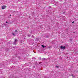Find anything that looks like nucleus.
I'll use <instances>...</instances> for the list:
<instances>
[{"instance_id": "nucleus-1", "label": "nucleus", "mask_w": 78, "mask_h": 78, "mask_svg": "<svg viewBox=\"0 0 78 78\" xmlns=\"http://www.w3.org/2000/svg\"><path fill=\"white\" fill-rule=\"evenodd\" d=\"M17 39H15V40L13 42V44L14 45H16V44H17Z\"/></svg>"}, {"instance_id": "nucleus-2", "label": "nucleus", "mask_w": 78, "mask_h": 78, "mask_svg": "<svg viewBox=\"0 0 78 78\" xmlns=\"http://www.w3.org/2000/svg\"><path fill=\"white\" fill-rule=\"evenodd\" d=\"M61 49H66V46H61Z\"/></svg>"}, {"instance_id": "nucleus-3", "label": "nucleus", "mask_w": 78, "mask_h": 78, "mask_svg": "<svg viewBox=\"0 0 78 78\" xmlns=\"http://www.w3.org/2000/svg\"><path fill=\"white\" fill-rule=\"evenodd\" d=\"M5 7H6V6H5V5L3 6L2 7V9H5Z\"/></svg>"}, {"instance_id": "nucleus-4", "label": "nucleus", "mask_w": 78, "mask_h": 78, "mask_svg": "<svg viewBox=\"0 0 78 78\" xmlns=\"http://www.w3.org/2000/svg\"><path fill=\"white\" fill-rule=\"evenodd\" d=\"M41 47H43V48H45V47H46V46H45L44 45H42Z\"/></svg>"}, {"instance_id": "nucleus-5", "label": "nucleus", "mask_w": 78, "mask_h": 78, "mask_svg": "<svg viewBox=\"0 0 78 78\" xmlns=\"http://www.w3.org/2000/svg\"><path fill=\"white\" fill-rule=\"evenodd\" d=\"M27 36H28V37H30V36H31V35H28Z\"/></svg>"}, {"instance_id": "nucleus-6", "label": "nucleus", "mask_w": 78, "mask_h": 78, "mask_svg": "<svg viewBox=\"0 0 78 78\" xmlns=\"http://www.w3.org/2000/svg\"><path fill=\"white\" fill-rule=\"evenodd\" d=\"M43 60H45L46 59L45 58H43L42 59Z\"/></svg>"}, {"instance_id": "nucleus-7", "label": "nucleus", "mask_w": 78, "mask_h": 78, "mask_svg": "<svg viewBox=\"0 0 78 78\" xmlns=\"http://www.w3.org/2000/svg\"><path fill=\"white\" fill-rule=\"evenodd\" d=\"M12 34H13V36H15V34H14V33H13Z\"/></svg>"}, {"instance_id": "nucleus-8", "label": "nucleus", "mask_w": 78, "mask_h": 78, "mask_svg": "<svg viewBox=\"0 0 78 78\" xmlns=\"http://www.w3.org/2000/svg\"><path fill=\"white\" fill-rule=\"evenodd\" d=\"M58 66H56V67H57V68H58Z\"/></svg>"}, {"instance_id": "nucleus-9", "label": "nucleus", "mask_w": 78, "mask_h": 78, "mask_svg": "<svg viewBox=\"0 0 78 78\" xmlns=\"http://www.w3.org/2000/svg\"><path fill=\"white\" fill-rule=\"evenodd\" d=\"M74 23V21H73L72 22V23Z\"/></svg>"}, {"instance_id": "nucleus-10", "label": "nucleus", "mask_w": 78, "mask_h": 78, "mask_svg": "<svg viewBox=\"0 0 78 78\" xmlns=\"http://www.w3.org/2000/svg\"><path fill=\"white\" fill-rule=\"evenodd\" d=\"M72 76H73V78H75V76H73V75H72Z\"/></svg>"}, {"instance_id": "nucleus-11", "label": "nucleus", "mask_w": 78, "mask_h": 78, "mask_svg": "<svg viewBox=\"0 0 78 78\" xmlns=\"http://www.w3.org/2000/svg\"><path fill=\"white\" fill-rule=\"evenodd\" d=\"M32 37H34V36H32Z\"/></svg>"}, {"instance_id": "nucleus-12", "label": "nucleus", "mask_w": 78, "mask_h": 78, "mask_svg": "<svg viewBox=\"0 0 78 78\" xmlns=\"http://www.w3.org/2000/svg\"><path fill=\"white\" fill-rule=\"evenodd\" d=\"M6 23H8V22L6 21Z\"/></svg>"}, {"instance_id": "nucleus-13", "label": "nucleus", "mask_w": 78, "mask_h": 78, "mask_svg": "<svg viewBox=\"0 0 78 78\" xmlns=\"http://www.w3.org/2000/svg\"><path fill=\"white\" fill-rule=\"evenodd\" d=\"M15 31H16H16H17V30H15Z\"/></svg>"}, {"instance_id": "nucleus-14", "label": "nucleus", "mask_w": 78, "mask_h": 78, "mask_svg": "<svg viewBox=\"0 0 78 78\" xmlns=\"http://www.w3.org/2000/svg\"><path fill=\"white\" fill-rule=\"evenodd\" d=\"M10 16H11V15H10Z\"/></svg>"}]
</instances>
